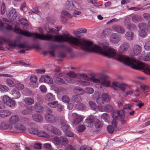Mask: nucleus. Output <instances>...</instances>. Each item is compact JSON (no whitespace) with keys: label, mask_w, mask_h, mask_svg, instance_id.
Segmentation results:
<instances>
[{"label":"nucleus","mask_w":150,"mask_h":150,"mask_svg":"<svg viewBox=\"0 0 150 150\" xmlns=\"http://www.w3.org/2000/svg\"><path fill=\"white\" fill-rule=\"evenodd\" d=\"M114 58L124 62L132 68L137 70H142L147 74H150V65L148 66L145 63L131 58L123 54L117 53L116 50L114 49Z\"/></svg>","instance_id":"obj_1"},{"label":"nucleus","mask_w":150,"mask_h":150,"mask_svg":"<svg viewBox=\"0 0 150 150\" xmlns=\"http://www.w3.org/2000/svg\"><path fill=\"white\" fill-rule=\"evenodd\" d=\"M80 76L86 80L90 81L95 83H100L101 85L105 87H109L110 86V81L106 76H102L98 78L94 77L89 78L85 74H81Z\"/></svg>","instance_id":"obj_2"},{"label":"nucleus","mask_w":150,"mask_h":150,"mask_svg":"<svg viewBox=\"0 0 150 150\" xmlns=\"http://www.w3.org/2000/svg\"><path fill=\"white\" fill-rule=\"evenodd\" d=\"M74 8H75L71 10L72 11V14L69 13L65 10L62 11L61 19L63 23H65L67 21V18H71L73 17H76L82 14V13L80 11L81 7L79 4Z\"/></svg>","instance_id":"obj_3"},{"label":"nucleus","mask_w":150,"mask_h":150,"mask_svg":"<svg viewBox=\"0 0 150 150\" xmlns=\"http://www.w3.org/2000/svg\"><path fill=\"white\" fill-rule=\"evenodd\" d=\"M40 81L44 82L50 83L51 84V86L52 88L55 91H59V89L56 86V85L53 83L52 79L50 77L47 75H43L41 76L39 79Z\"/></svg>","instance_id":"obj_4"},{"label":"nucleus","mask_w":150,"mask_h":150,"mask_svg":"<svg viewBox=\"0 0 150 150\" xmlns=\"http://www.w3.org/2000/svg\"><path fill=\"white\" fill-rule=\"evenodd\" d=\"M1 98L4 104L9 107H13L16 105L15 101L6 95L2 96Z\"/></svg>","instance_id":"obj_5"},{"label":"nucleus","mask_w":150,"mask_h":150,"mask_svg":"<svg viewBox=\"0 0 150 150\" xmlns=\"http://www.w3.org/2000/svg\"><path fill=\"white\" fill-rule=\"evenodd\" d=\"M43 128L45 130L50 131L55 134L59 135L60 134V131L59 129L50 125L45 124L43 125Z\"/></svg>","instance_id":"obj_6"},{"label":"nucleus","mask_w":150,"mask_h":150,"mask_svg":"<svg viewBox=\"0 0 150 150\" xmlns=\"http://www.w3.org/2000/svg\"><path fill=\"white\" fill-rule=\"evenodd\" d=\"M44 118L48 122L52 123L55 121V118L52 114V112L50 109H48L45 115Z\"/></svg>","instance_id":"obj_7"},{"label":"nucleus","mask_w":150,"mask_h":150,"mask_svg":"<svg viewBox=\"0 0 150 150\" xmlns=\"http://www.w3.org/2000/svg\"><path fill=\"white\" fill-rule=\"evenodd\" d=\"M110 98L107 94L106 93L103 94L101 97H99L96 99V102L98 104H103L104 102H108L110 101Z\"/></svg>","instance_id":"obj_8"},{"label":"nucleus","mask_w":150,"mask_h":150,"mask_svg":"<svg viewBox=\"0 0 150 150\" xmlns=\"http://www.w3.org/2000/svg\"><path fill=\"white\" fill-rule=\"evenodd\" d=\"M78 4L72 0H68L65 3L64 7L66 9L71 11L72 9L75 8L74 7Z\"/></svg>","instance_id":"obj_9"},{"label":"nucleus","mask_w":150,"mask_h":150,"mask_svg":"<svg viewBox=\"0 0 150 150\" xmlns=\"http://www.w3.org/2000/svg\"><path fill=\"white\" fill-rule=\"evenodd\" d=\"M67 75L68 77H65V80L69 83H74L75 81L74 78L76 77L77 75L72 71L69 72Z\"/></svg>","instance_id":"obj_10"},{"label":"nucleus","mask_w":150,"mask_h":150,"mask_svg":"<svg viewBox=\"0 0 150 150\" xmlns=\"http://www.w3.org/2000/svg\"><path fill=\"white\" fill-rule=\"evenodd\" d=\"M0 128L2 129H8L10 131V132L13 133H16L17 132L15 130L13 129V127L12 125H9V124H7L5 122H2L0 126Z\"/></svg>","instance_id":"obj_11"},{"label":"nucleus","mask_w":150,"mask_h":150,"mask_svg":"<svg viewBox=\"0 0 150 150\" xmlns=\"http://www.w3.org/2000/svg\"><path fill=\"white\" fill-rule=\"evenodd\" d=\"M29 80L30 82L29 84L31 87L33 88L38 87V85L37 83L38 79L35 75H31Z\"/></svg>","instance_id":"obj_12"},{"label":"nucleus","mask_w":150,"mask_h":150,"mask_svg":"<svg viewBox=\"0 0 150 150\" xmlns=\"http://www.w3.org/2000/svg\"><path fill=\"white\" fill-rule=\"evenodd\" d=\"M72 116L74 118L73 122V124L77 125L80 123L83 119L82 116L76 113H73L72 114Z\"/></svg>","instance_id":"obj_13"},{"label":"nucleus","mask_w":150,"mask_h":150,"mask_svg":"<svg viewBox=\"0 0 150 150\" xmlns=\"http://www.w3.org/2000/svg\"><path fill=\"white\" fill-rule=\"evenodd\" d=\"M17 13L16 9L12 8L10 10L7 12V15L10 20L12 21L15 19L17 16Z\"/></svg>","instance_id":"obj_14"},{"label":"nucleus","mask_w":150,"mask_h":150,"mask_svg":"<svg viewBox=\"0 0 150 150\" xmlns=\"http://www.w3.org/2000/svg\"><path fill=\"white\" fill-rule=\"evenodd\" d=\"M19 120V117L17 115H14L9 117L8 122L10 125H12L18 123Z\"/></svg>","instance_id":"obj_15"},{"label":"nucleus","mask_w":150,"mask_h":150,"mask_svg":"<svg viewBox=\"0 0 150 150\" xmlns=\"http://www.w3.org/2000/svg\"><path fill=\"white\" fill-rule=\"evenodd\" d=\"M28 131L30 134L37 135L38 132L37 125L33 122L31 123Z\"/></svg>","instance_id":"obj_16"},{"label":"nucleus","mask_w":150,"mask_h":150,"mask_svg":"<svg viewBox=\"0 0 150 150\" xmlns=\"http://www.w3.org/2000/svg\"><path fill=\"white\" fill-rule=\"evenodd\" d=\"M12 99H16L19 98L21 96V93L19 90L17 88H14L11 93Z\"/></svg>","instance_id":"obj_17"},{"label":"nucleus","mask_w":150,"mask_h":150,"mask_svg":"<svg viewBox=\"0 0 150 150\" xmlns=\"http://www.w3.org/2000/svg\"><path fill=\"white\" fill-rule=\"evenodd\" d=\"M13 128H14L13 129H14L15 131L17 132L16 133H19L21 131H25L27 128L24 125L21 123H18L15 125Z\"/></svg>","instance_id":"obj_18"},{"label":"nucleus","mask_w":150,"mask_h":150,"mask_svg":"<svg viewBox=\"0 0 150 150\" xmlns=\"http://www.w3.org/2000/svg\"><path fill=\"white\" fill-rule=\"evenodd\" d=\"M61 128L63 131L64 133L67 132L70 130L69 125H68L66 120L63 119L61 120Z\"/></svg>","instance_id":"obj_19"},{"label":"nucleus","mask_w":150,"mask_h":150,"mask_svg":"<svg viewBox=\"0 0 150 150\" xmlns=\"http://www.w3.org/2000/svg\"><path fill=\"white\" fill-rule=\"evenodd\" d=\"M111 42L114 44L117 43L120 40V37L116 34H112L110 36V38Z\"/></svg>","instance_id":"obj_20"},{"label":"nucleus","mask_w":150,"mask_h":150,"mask_svg":"<svg viewBox=\"0 0 150 150\" xmlns=\"http://www.w3.org/2000/svg\"><path fill=\"white\" fill-rule=\"evenodd\" d=\"M129 46V44L128 43L125 42L120 46L118 49V51L120 53L126 52Z\"/></svg>","instance_id":"obj_21"},{"label":"nucleus","mask_w":150,"mask_h":150,"mask_svg":"<svg viewBox=\"0 0 150 150\" xmlns=\"http://www.w3.org/2000/svg\"><path fill=\"white\" fill-rule=\"evenodd\" d=\"M112 28L116 32L121 34L125 33L124 28L121 26L118 25H114L112 26Z\"/></svg>","instance_id":"obj_22"},{"label":"nucleus","mask_w":150,"mask_h":150,"mask_svg":"<svg viewBox=\"0 0 150 150\" xmlns=\"http://www.w3.org/2000/svg\"><path fill=\"white\" fill-rule=\"evenodd\" d=\"M117 125L116 121L115 120H112V126L109 125L107 127V130L108 132L110 133H112Z\"/></svg>","instance_id":"obj_23"},{"label":"nucleus","mask_w":150,"mask_h":150,"mask_svg":"<svg viewBox=\"0 0 150 150\" xmlns=\"http://www.w3.org/2000/svg\"><path fill=\"white\" fill-rule=\"evenodd\" d=\"M62 75V74L59 72L56 73L54 75V77L56 78L55 79L56 81L55 82L57 83H59L60 84H62L64 83V80L60 77Z\"/></svg>","instance_id":"obj_24"},{"label":"nucleus","mask_w":150,"mask_h":150,"mask_svg":"<svg viewBox=\"0 0 150 150\" xmlns=\"http://www.w3.org/2000/svg\"><path fill=\"white\" fill-rule=\"evenodd\" d=\"M33 120L35 122H40L43 120V117L42 115L36 113L32 115Z\"/></svg>","instance_id":"obj_25"},{"label":"nucleus","mask_w":150,"mask_h":150,"mask_svg":"<svg viewBox=\"0 0 150 150\" xmlns=\"http://www.w3.org/2000/svg\"><path fill=\"white\" fill-rule=\"evenodd\" d=\"M142 49L141 47L139 45H134L133 49L134 54L135 55H137L141 52Z\"/></svg>","instance_id":"obj_26"},{"label":"nucleus","mask_w":150,"mask_h":150,"mask_svg":"<svg viewBox=\"0 0 150 150\" xmlns=\"http://www.w3.org/2000/svg\"><path fill=\"white\" fill-rule=\"evenodd\" d=\"M11 114V112L7 110H0V117H5L8 116Z\"/></svg>","instance_id":"obj_27"},{"label":"nucleus","mask_w":150,"mask_h":150,"mask_svg":"<svg viewBox=\"0 0 150 150\" xmlns=\"http://www.w3.org/2000/svg\"><path fill=\"white\" fill-rule=\"evenodd\" d=\"M33 107L32 106H30L27 108L26 109L22 110L21 112L22 114L24 115L31 114L33 112Z\"/></svg>","instance_id":"obj_28"},{"label":"nucleus","mask_w":150,"mask_h":150,"mask_svg":"<svg viewBox=\"0 0 150 150\" xmlns=\"http://www.w3.org/2000/svg\"><path fill=\"white\" fill-rule=\"evenodd\" d=\"M34 108L37 112H42L43 111V108L40 104L38 102L36 103L34 105Z\"/></svg>","instance_id":"obj_29"},{"label":"nucleus","mask_w":150,"mask_h":150,"mask_svg":"<svg viewBox=\"0 0 150 150\" xmlns=\"http://www.w3.org/2000/svg\"><path fill=\"white\" fill-rule=\"evenodd\" d=\"M125 37L129 40H132L134 37V33L131 31H129L126 33Z\"/></svg>","instance_id":"obj_30"},{"label":"nucleus","mask_w":150,"mask_h":150,"mask_svg":"<svg viewBox=\"0 0 150 150\" xmlns=\"http://www.w3.org/2000/svg\"><path fill=\"white\" fill-rule=\"evenodd\" d=\"M23 101L26 105H32L35 103L34 99L30 97L25 98L24 99Z\"/></svg>","instance_id":"obj_31"},{"label":"nucleus","mask_w":150,"mask_h":150,"mask_svg":"<svg viewBox=\"0 0 150 150\" xmlns=\"http://www.w3.org/2000/svg\"><path fill=\"white\" fill-rule=\"evenodd\" d=\"M3 20L5 21L7 25L6 29L7 30H13V27L11 25L12 24L11 21L9 20L7 18H3Z\"/></svg>","instance_id":"obj_32"},{"label":"nucleus","mask_w":150,"mask_h":150,"mask_svg":"<svg viewBox=\"0 0 150 150\" xmlns=\"http://www.w3.org/2000/svg\"><path fill=\"white\" fill-rule=\"evenodd\" d=\"M72 100L74 101L73 103L76 104H79L81 103V100L79 96V95H75L73 96L72 98Z\"/></svg>","instance_id":"obj_33"},{"label":"nucleus","mask_w":150,"mask_h":150,"mask_svg":"<svg viewBox=\"0 0 150 150\" xmlns=\"http://www.w3.org/2000/svg\"><path fill=\"white\" fill-rule=\"evenodd\" d=\"M75 106L77 109L83 110L86 109V106L85 105L81 103L78 104H75Z\"/></svg>","instance_id":"obj_34"},{"label":"nucleus","mask_w":150,"mask_h":150,"mask_svg":"<svg viewBox=\"0 0 150 150\" xmlns=\"http://www.w3.org/2000/svg\"><path fill=\"white\" fill-rule=\"evenodd\" d=\"M60 143L62 145H65L68 143L67 138L64 136H61L60 137Z\"/></svg>","instance_id":"obj_35"},{"label":"nucleus","mask_w":150,"mask_h":150,"mask_svg":"<svg viewBox=\"0 0 150 150\" xmlns=\"http://www.w3.org/2000/svg\"><path fill=\"white\" fill-rule=\"evenodd\" d=\"M139 59L146 62L150 61V52L144 57H140Z\"/></svg>","instance_id":"obj_36"},{"label":"nucleus","mask_w":150,"mask_h":150,"mask_svg":"<svg viewBox=\"0 0 150 150\" xmlns=\"http://www.w3.org/2000/svg\"><path fill=\"white\" fill-rule=\"evenodd\" d=\"M39 137H45V138H49V135L45 131H42L38 132V133L37 134Z\"/></svg>","instance_id":"obj_37"},{"label":"nucleus","mask_w":150,"mask_h":150,"mask_svg":"<svg viewBox=\"0 0 150 150\" xmlns=\"http://www.w3.org/2000/svg\"><path fill=\"white\" fill-rule=\"evenodd\" d=\"M46 99L48 101H52L55 99V97L51 93H49L47 94Z\"/></svg>","instance_id":"obj_38"},{"label":"nucleus","mask_w":150,"mask_h":150,"mask_svg":"<svg viewBox=\"0 0 150 150\" xmlns=\"http://www.w3.org/2000/svg\"><path fill=\"white\" fill-rule=\"evenodd\" d=\"M9 40L6 39L3 36H0V50L1 49L3 45L2 42H8Z\"/></svg>","instance_id":"obj_39"},{"label":"nucleus","mask_w":150,"mask_h":150,"mask_svg":"<svg viewBox=\"0 0 150 150\" xmlns=\"http://www.w3.org/2000/svg\"><path fill=\"white\" fill-rule=\"evenodd\" d=\"M101 118L104 120L105 122H109V115L107 113H103L101 115Z\"/></svg>","instance_id":"obj_40"},{"label":"nucleus","mask_w":150,"mask_h":150,"mask_svg":"<svg viewBox=\"0 0 150 150\" xmlns=\"http://www.w3.org/2000/svg\"><path fill=\"white\" fill-rule=\"evenodd\" d=\"M113 107L110 105H107L105 107L104 111L110 112L113 111Z\"/></svg>","instance_id":"obj_41"},{"label":"nucleus","mask_w":150,"mask_h":150,"mask_svg":"<svg viewBox=\"0 0 150 150\" xmlns=\"http://www.w3.org/2000/svg\"><path fill=\"white\" fill-rule=\"evenodd\" d=\"M94 120L95 118L93 116H90L85 120L86 122L88 124H91L94 122Z\"/></svg>","instance_id":"obj_42"},{"label":"nucleus","mask_w":150,"mask_h":150,"mask_svg":"<svg viewBox=\"0 0 150 150\" xmlns=\"http://www.w3.org/2000/svg\"><path fill=\"white\" fill-rule=\"evenodd\" d=\"M87 2L90 4H91L95 6H101L102 4L96 1L95 0H87Z\"/></svg>","instance_id":"obj_43"},{"label":"nucleus","mask_w":150,"mask_h":150,"mask_svg":"<svg viewBox=\"0 0 150 150\" xmlns=\"http://www.w3.org/2000/svg\"><path fill=\"white\" fill-rule=\"evenodd\" d=\"M9 89L5 85H1L0 86V91L5 93L8 91Z\"/></svg>","instance_id":"obj_44"},{"label":"nucleus","mask_w":150,"mask_h":150,"mask_svg":"<svg viewBox=\"0 0 150 150\" xmlns=\"http://www.w3.org/2000/svg\"><path fill=\"white\" fill-rule=\"evenodd\" d=\"M95 125L96 128L97 129H100L101 128L103 125L101 122L98 119L96 120Z\"/></svg>","instance_id":"obj_45"},{"label":"nucleus","mask_w":150,"mask_h":150,"mask_svg":"<svg viewBox=\"0 0 150 150\" xmlns=\"http://www.w3.org/2000/svg\"><path fill=\"white\" fill-rule=\"evenodd\" d=\"M6 81L7 84L10 87H13L15 85L14 82L10 79H6Z\"/></svg>","instance_id":"obj_46"},{"label":"nucleus","mask_w":150,"mask_h":150,"mask_svg":"<svg viewBox=\"0 0 150 150\" xmlns=\"http://www.w3.org/2000/svg\"><path fill=\"white\" fill-rule=\"evenodd\" d=\"M121 83L118 81H114L112 83V86L114 89H115V87L119 88L121 87Z\"/></svg>","instance_id":"obj_47"},{"label":"nucleus","mask_w":150,"mask_h":150,"mask_svg":"<svg viewBox=\"0 0 150 150\" xmlns=\"http://www.w3.org/2000/svg\"><path fill=\"white\" fill-rule=\"evenodd\" d=\"M118 111L117 110L114 111L112 113V117L113 118V120H115L117 122V120L118 117Z\"/></svg>","instance_id":"obj_48"},{"label":"nucleus","mask_w":150,"mask_h":150,"mask_svg":"<svg viewBox=\"0 0 150 150\" xmlns=\"http://www.w3.org/2000/svg\"><path fill=\"white\" fill-rule=\"evenodd\" d=\"M30 122V119L25 117L22 118L21 120V123L23 124V125H26L29 124Z\"/></svg>","instance_id":"obj_49"},{"label":"nucleus","mask_w":150,"mask_h":150,"mask_svg":"<svg viewBox=\"0 0 150 150\" xmlns=\"http://www.w3.org/2000/svg\"><path fill=\"white\" fill-rule=\"evenodd\" d=\"M15 87L14 88H17L20 91V90L23 89L24 88V85L20 83H17L15 84Z\"/></svg>","instance_id":"obj_50"},{"label":"nucleus","mask_w":150,"mask_h":150,"mask_svg":"<svg viewBox=\"0 0 150 150\" xmlns=\"http://www.w3.org/2000/svg\"><path fill=\"white\" fill-rule=\"evenodd\" d=\"M52 142L55 145H58L60 144V138L55 137L52 140Z\"/></svg>","instance_id":"obj_51"},{"label":"nucleus","mask_w":150,"mask_h":150,"mask_svg":"<svg viewBox=\"0 0 150 150\" xmlns=\"http://www.w3.org/2000/svg\"><path fill=\"white\" fill-rule=\"evenodd\" d=\"M58 104L57 101H55L52 103H48V105L51 108H55L57 107Z\"/></svg>","instance_id":"obj_52"},{"label":"nucleus","mask_w":150,"mask_h":150,"mask_svg":"<svg viewBox=\"0 0 150 150\" xmlns=\"http://www.w3.org/2000/svg\"><path fill=\"white\" fill-rule=\"evenodd\" d=\"M127 27L129 30H134L136 29V26L133 24L129 23L127 26Z\"/></svg>","instance_id":"obj_53"},{"label":"nucleus","mask_w":150,"mask_h":150,"mask_svg":"<svg viewBox=\"0 0 150 150\" xmlns=\"http://www.w3.org/2000/svg\"><path fill=\"white\" fill-rule=\"evenodd\" d=\"M19 21L21 24L25 25H28L27 20L24 18H21L20 19Z\"/></svg>","instance_id":"obj_54"},{"label":"nucleus","mask_w":150,"mask_h":150,"mask_svg":"<svg viewBox=\"0 0 150 150\" xmlns=\"http://www.w3.org/2000/svg\"><path fill=\"white\" fill-rule=\"evenodd\" d=\"M62 100L63 102L66 103H68L70 99L68 96H64L62 97Z\"/></svg>","instance_id":"obj_55"},{"label":"nucleus","mask_w":150,"mask_h":150,"mask_svg":"<svg viewBox=\"0 0 150 150\" xmlns=\"http://www.w3.org/2000/svg\"><path fill=\"white\" fill-rule=\"evenodd\" d=\"M140 19V17L137 16H134L132 17V20L133 22L136 23L139 21Z\"/></svg>","instance_id":"obj_56"},{"label":"nucleus","mask_w":150,"mask_h":150,"mask_svg":"<svg viewBox=\"0 0 150 150\" xmlns=\"http://www.w3.org/2000/svg\"><path fill=\"white\" fill-rule=\"evenodd\" d=\"M89 105L93 109H95L96 108V105L95 103L93 101H90L88 102Z\"/></svg>","instance_id":"obj_57"},{"label":"nucleus","mask_w":150,"mask_h":150,"mask_svg":"<svg viewBox=\"0 0 150 150\" xmlns=\"http://www.w3.org/2000/svg\"><path fill=\"white\" fill-rule=\"evenodd\" d=\"M139 35L141 37L144 38L146 35V32L144 30H140L139 33Z\"/></svg>","instance_id":"obj_58"},{"label":"nucleus","mask_w":150,"mask_h":150,"mask_svg":"<svg viewBox=\"0 0 150 150\" xmlns=\"http://www.w3.org/2000/svg\"><path fill=\"white\" fill-rule=\"evenodd\" d=\"M79 84L82 86H88L90 85V83L87 81H81L79 82Z\"/></svg>","instance_id":"obj_59"},{"label":"nucleus","mask_w":150,"mask_h":150,"mask_svg":"<svg viewBox=\"0 0 150 150\" xmlns=\"http://www.w3.org/2000/svg\"><path fill=\"white\" fill-rule=\"evenodd\" d=\"M43 146L44 148L47 149L52 150V149L51 145L49 143H46L44 144L43 145Z\"/></svg>","instance_id":"obj_60"},{"label":"nucleus","mask_w":150,"mask_h":150,"mask_svg":"<svg viewBox=\"0 0 150 150\" xmlns=\"http://www.w3.org/2000/svg\"><path fill=\"white\" fill-rule=\"evenodd\" d=\"M144 48L147 50H150V40L147 41L145 43Z\"/></svg>","instance_id":"obj_61"},{"label":"nucleus","mask_w":150,"mask_h":150,"mask_svg":"<svg viewBox=\"0 0 150 150\" xmlns=\"http://www.w3.org/2000/svg\"><path fill=\"white\" fill-rule=\"evenodd\" d=\"M86 92L89 94H92L94 92L93 89L91 88L87 87L86 89Z\"/></svg>","instance_id":"obj_62"},{"label":"nucleus","mask_w":150,"mask_h":150,"mask_svg":"<svg viewBox=\"0 0 150 150\" xmlns=\"http://www.w3.org/2000/svg\"><path fill=\"white\" fill-rule=\"evenodd\" d=\"M85 127L83 125H80L78 126L77 129L79 132H82L85 129Z\"/></svg>","instance_id":"obj_63"},{"label":"nucleus","mask_w":150,"mask_h":150,"mask_svg":"<svg viewBox=\"0 0 150 150\" xmlns=\"http://www.w3.org/2000/svg\"><path fill=\"white\" fill-rule=\"evenodd\" d=\"M79 150H92V149L91 148L84 145L81 147Z\"/></svg>","instance_id":"obj_64"}]
</instances>
